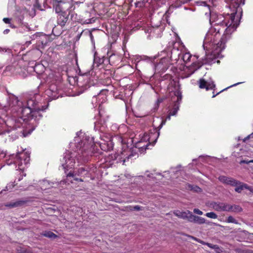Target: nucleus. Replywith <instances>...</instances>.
<instances>
[{"label": "nucleus", "mask_w": 253, "mask_h": 253, "mask_svg": "<svg viewBox=\"0 0 253 253\" xmlns=\"http://www.w3.org/2000/svg\"><path fill=\"white\" fill-rule=\"evenodd\" d=\"M78 159L84 162L88 161L90 157L96 153L97 149L92 137L85 135L77 145Z\"/></svg>", "instance_id": "obj_3"}, {"label": "nucleus", "mask_w": 253, "mask_h": 253, "mask_svg": "<svg viewBox=\"0 0 253 253\" xmlns=\"http://www.w3.org/2000/svg\"><path fill=\"white\" fill-rule=\"evenodd\" d=\"M2 20L5 24H9L11 23V19L9 18H4Z\"/></svg>", "instance_id": "obj_30"}, {"label": "nucleus", "mask_w": 253, "mask_h": 253, "mask_svg": "<svg viewBox=\"0 0 253 253\" xmlns=\"http://www.w3.org/2000/svg\"><path fill=\"white\" fill-rule=\"evenodd\" d=\"M43 235L44 236L50 238H55L57 237L56 235L51 231H46Z\"/></svg>", "instance_id": "obj_24"}, {"label": "nucleus", "mask_w": 253, "mask_h": 253, "mask_svg": "<svg viewBox=\"0 0 253 253\" xmlns=\"http://www.w3.org/2000/svg\"><path fill=\"white\" fill-rule=\"evenodd\" d=\"M64 159L65 160V163L62 164V166L64 169L72 168L74 167L75 161L73 159L66 156L64 157Z\"/></svg>", "instance_id": "obj_13"}, {"label": "nucleus", "mask_w": 253, "mask_h": 253, "mask_svg": "<svg viewBox=\"0 0 253 253\" xmlns=\"http://www.w3.org/2000/svg\"><path fill=\"white\" fill-rule=\"evenodd\" d=\"M226 222L227 223H233L236 224H238V222L232 216H229L227 217Z\"/></svg>", "instance_id": "obj_25"}, {"label": "nucleus", "mask_w": 253, "mask_h": 253, "mask_svg": "<svg viewBox=\"0 0 253 253\" xmlns=\"http://www.w3.org/2000/svg\"><path fill=\"white\" fill-rule=\"evenodd\" d=\"M222 211H230V204L222 202Z\"/></svg>", "instance_id": "obj_23"}, {"label": "nucleus", "mask_w": 253, "mask_h": 253, "mask_svg": "<svg viewBox=\"0 0 253 253\" xmlns=\"http://www.w3.org/2000/svg\"><path fill=\"white\" fill-rule=\"evenodd\" d=\"M162 101H163V99H161V98H159V99H158L157 100V103H158V104H159V103H160L162 102Z\"/></svg>", "instance_id": "obj_38"}, {"label": "nucleus", "mask_w": 253, "mask_h": 253, "mask_svg": "<svg viewBox=\"0 0 253 253\" xmlns=\"http://www.w3.org/2000/svg\"><path fill=\"white\" fill-rule=\"evenodd\" d=\"M90 38L92 39L93 38V36L91 33L90 34Z\"/></svg>", "instance_id": "obj_44"}, {"label": "nucleus", "mask_w": 253, "mask_h": 253, "mask_svg": "<svg viewBox=\"0 0 253 253\" xmlns=\"http://www.w3.org/2000/svg\"><path fill=\"white\" fill-rule=\"evenodd\" d=\"M192 55L189 52H185L182 56V59L185 63H187L190 61Z\"/></svg>", "instance_id": "obj_19"}, {"label": "nucleus", "mask_w": 253, "mask_h": 253, "mask_svg": "<svg viewBox=\"0 0 253 253\" xmlns=\"http://www.w3.org/2000/svg\"><path fill=\"white\" fill-rule=\"evenodd\" d=\"M9 32V30H8V29H6L4 31V33L5 32L6 33H8Z\"/></svg>", "instance_id": "obj_41"}, {"label": "nucleus", "mask_w": 253, "mask_h": 253, "mask_svg": "<svg viewBox=\"0 0 253 253\" xmlns=\"http://www.w3.org/2000/svg\"><path fill=\"white\" fill-rule=\"evenodd\" d=\"M27 203V201L24 200H18L14 202H11L8 205V206L10 208L19 207L23 206Z\"/></svg>", "instance_id": "obj_16"}, {"label": "nucleus", "mask_w": 253, "mask_h": 253, "mask_svg": "<svg viewBox=\"0 0 253 253\" xmlns=\"http://www.w3.org/2000/svg\"><path fill=\"white\" fill-rule=\"evenodd\" d=\"M99 145L101 149L104 151H110L113 149V144L111 141L101 143Z\"/></svg>", "instance_id": "obj_12"}, {"label": "nucleus", "mask_w": 253, "mask_h": 253, "mask_svg": "<svg viewBox=\"0 0 253 253\" xmlns=\"http://www.w3.org/2000/svg\"><path fill=\"white\" fill-rule=\"evenodd\" d=\"M189 211H177L174 212V214L175 216L181 218L183 219H187L189 221V214L188 213Z\"/></svg>", "instance_id": "obj_14"}, {"label": "nucleus", "mask_w": 253, "mask_h": 253, "mask_svg": "<svg viewBox=\"0 0 253 253\" xmlns=\"http://www.w3.org/2000/svg\"><path fill=\"white\" fill-rule=\"evenodd\" d=\"M201 243L204 245H206L207 246H208L209 248H210L211 249H214L215 251L217 250H220V249L219 248V246L217 245H213L212 244L209 243H205L203 241H202Z\"/></svg>", "instance_id": "obj_22"}, {"label": "nucleus", "mask_w": 253, "mask_h": 253, "mask_svg": "<svg viewBox=\"0 0 253 253\" xmlns=\"http://www.w3.org/2000/svg\"><path fill=\"white\" fill-rule=\"evenodd\" d=\"M174 95L175 97L176 98V100L174 101L173 107L169 111V114L166 118L165 120H161L160 125L157 128L158 130H160L163 126L165 124L167 120H170L171 116L175 115L179 110V104L182 99L181 92L179 90H176L174 92Z\"/></svg>", "instance_id": "obj_5"}, {"label": "nucleus", "mask_w": 253, "mask_h": 253, "mask_svg": "<svg viewBox=\"0 0 253 253\" xmlns=\"http://www.w3.org/2000/svg\"><path fill=\"white\" fill-rule=\"evenodd\" d=\"M188 188L190 189V190H194V191H200L201 190V189L198 187V186H194L193 185H188Z\"/></svg>", "instance_id": "obj_27"}, {"label": "nucleus", "mask_w": 253, "mask_h": 253, "mask_svg": "<svg viewBox=\"0 0 253 253\" xmlns=\"http://www.w3.org/2000/svg\"><path fill=\"white\" fill-rule=\"evenodd\" d=\"M242 163L248 164H249L250 163H253V160H251V161H250L249 162H247V161H246L245 160H244V161H242Z\"/></svg>", "instance_id": "obj_34"}, {"label": "nucleus", "mask_w": 253, "mask_h": 253, "mask_svg": "<svg viewBox=\"0 0 253 253\" xmlns=\"http://www.w3.org/2000/svg\"><path fill=\"white\" fill-rule=\"evenodd\" d=\"M194 213L199 215H202L203 212L198 209H194L193 210Z\"/></svg>", "instance_id": "obj_29"}, {"label": "nucleus", "mask_w": 253, "mask_h": 253, "mask_svg": "<svg viewBox=\"0 0 253 253\" xmlns=\"http://www.w3.org/2000/svg\"><path fill=\"white\" fill-rule=\"evenodd\" d=\"M205 63H206V62L203 60H199L198 61L193 62L190 67V68L192 69L191 74L193 73L195 71L197 70Z\"/></svg>", "instance_id": "obj_11"}, {"label": "nucleus", "mask_w": 253, "mask_h": 253, "mask_svg": "<svg viewBox=\"0 0 253 253\" xmlns=\"http://www.w3.org/2000/svg\"><path fill=\"white\" fill-rule=\"evenodd\" d=\"M168 58H162L160 60V62H159V63L158 65H159L161 64H163V63L165 62L166 61H168Z\"/></svg>", "instance_id": "obj_31"}, {"label": "nucleus", "mask_w": 253, "mask_h": 253, "mask_svg": "<svg viewBox=\"0 0 253 253\" xmlns=\"http://www.w3.org/2000/svg\"><path fill=\"white\" fill-rule=\"evenodd\" d=\"M235 187L236 188L235 190L238 193H241L244 189H248L251 191H252L251 187L248 186L247 184L242 183V182H241L240 184H238V186Z\"/></svg>", "instance_id": "obj_15"}, {"label": "nucleus", "mask_w": 253, "mask_h": 253, "mask_svg": "<svg viewBox=\"0 0 253 253\" xmlns=\"http://www.w3.org/2000/svg\"><path fill=\"white\" fill-rule=\"evenodd\" d=\"M30 153L26 151L18 153L16 156L14 164L20 170H24L30 163Z\"/></svg>", "instance_id": "obj_6"}, {"label": "nucleus", "mask_w": 253, "mask_h": 253, "mask_svg": "<svg viewBox=\"0 0 253 253\" xmlns=\"http://www.w3.org/2000/svg\"><path fill=\"white\" fill-rule=\"evenodd\" d=\"M205 215L209 218L216 219L217 218V215L214 212H210L206 213Z\"/></svg>", "instance_id": "obj_26"}, {"label": "nucleus", "mask_w": 253, "mask_h": 253, "mask_svg": "<svg viewBox=\"0 0 253 253\" xmlns=\"http://www.w3.org/2000/svg\"><path fill=\"white\" fill-rule=\"evenodd\" d=\"M74 180H76V181H80V182H83L84 181V180L82 178H74Z\"/></svg>", "instance_id": "obj_35"}, {"label": "nucleus", "mask_w": 253, "mask_h": 253, "mask_svg": "<svg viewBox=\"0 0 253 253\" xmlns=\"http://www.w3.org/2000/svg\"><path fill=\"white\" fill-rule=\"evenodd\" d=\"M87 171L84 168H79L77 171L75 172V175L78 176H81L83 174L86 175L87 173Z\"/></svg>", "instance_id": "obj_20"}, {"label": "nucleus", "mask_w": 253, "mask_h": 253, "mask_svg": "<svg viewBox=\"0 0 253 253\" xmlns=\"http://www.w3.org/2000/svg\"><path fill=\"white\" fill-rule=\"evenodd\" d=\"M235 15L236 13L231 14L230 22H227L221 15L212 14L211 16L210 23L212 27L207 35L208 37L211 36V40L215 42L220 37V33L224 32L220 41L216 43L217 47L220 50L225 48L226 42L230 39L232 33L236 30L238 26L237 23L235 22Z\"/></svg>", "instance_id": "obj_1"}, {"label": "nucleus", "mask_w": 253, "mask_h": 253, "mask_svg": "<svg viewBox=\"0 0 253 253\" xmlns=\"http://www.w3.org/2000/svg\"><path fill=\"white\" fill-rule=\"evenodd\" d=\"M75 175H76L75 173L74 174L72 172H70L67 174V177H74Z\"/></svg>", "instance_id": "obj_33"}, {"label": "nucleus", "mask_w": 253, "mask_h": 253, "mask_svg": "<svg viewBox=\"0 0 253 253\" xmlns=\"http://www.w3.org/2000/svg\"><path fill=\"white\" fill-rule=\"evenodd\" d=\"M104 59L103 57L102 59H99V61L97 63V66H98L99 65L103 64L104 63Z\"/></svg>", "instance_id": "obj_32"}, {"label": "nucleus", "mask_w": 253, "mask_h": 253, "mask_svg": "<svg viewBox=\"0 0 253 253\" xmlns=\"http://www.w3.org/2000/svg\"><path fill=\"white\" fill-rule=\"evenodd\" d=\"M70 11L64 13H57V24L61 27L64 26L69 19V16L71 14Z\"/></svg>", "instance_id": "obj_9"}, {"label": "nucleus", "mask_w": 253, "mask_h": 253, "mask_svg": "<svg viewBox=\"0 0 253 253\" xmlns=\"http://www.w3.org/2000/svg\"><path fill=\"white\" fill-rule=\"evenodd\" d=\"M39 97V94H36L28 99L27 101V106L21 108V118L24 122H30L32 125V131L35 129L37 126L38 121L42 117L41 111H43L46 107L40 105L37 100Z\"/></svg>", "instance_id": "obj_2"}, {"label": "nucleus", "mask_w": 253, "mask_h": 253, "mask_svg": "<svg viewBox=\"0 0 253 253\" xmlns=\"http://www.w3.org/2000/svg\"><path fill=\"white\" fill-rule=\"evenodd\" d=\"M222 202H213L211 203V206L213 209L217 211H222Z\"/></svg>", "instance_id": "obj_17"}, {"label": "nucleus", "mask_w": 253, "mask_h": 253, "mask_svg": "<svg viewBox=\"0 0 253 253\" xmlns=\"http://www.w3.org/2000/svg\"><path fill=\"white\" fill-rule=\"evenodd\" d=\"M235 251L236 253H253V250L242 248H237L235 250Z\"/></svg>", "instance_id": "obj_21"}, {"label": "nucleus", "mask_w": 253, "mask_h": 253, "mask_svg": "<svg viewBox=\"0 0 253 253\" xmlns=\"http://www.w3.org/2000/svg\"><path fill=\"white\" fill-rule=\"evenodd\" d=\"M94 60V63L96 64V63L97 59L96 58H95Z\"/></svg>", "instance_id": "obj_43"}, {"label": "nucleus", "mask_w": 253, "mask_h": 253, "mask_svg": "<svg viewBox=\"0 0 253 253\" xmlns=\"http://www.w3.org/2000/svg\"><path fill=\"white\" fill-rule=\"evenodd\" d=\"M81 3L79 1L72 0L70 2L66 0L51 4L56 13H64L69 11L72 12L75 9L76 5L79 6Z\"/></svg>", "instance_id": "obj_4"}, {"label": "nucleus", "mask_w": 253, "mask_h": 253, "mask_svg": "<svg viewBox=\"0 0 253 253\" xmlns=\"http://www.w3.org/2000/svg\"><path fill=\"white\" fill-rule=\"evenodd\" d=\"M242 211V208L238 205H230V211L234 212H240Z\"/></svg>", "instance_id": "obj_18"}, {"label": "nucleus", "mask_w": 253, "mask_h": 253, "mask_svg": "<svg viewBox=\"0 0 253 253\" xmlns=\"http://www.w3.org/2000/svg\"><path fill=\"white\" fill-rule=\"evenodd\" d=\"M198 84L199 88H200L201 89H206V90H209L210 89L213 90V91L212 92L213 94L212 96V98H214L216 95H218L219 94H220L221 92H223V91L226 90L229 87L233 86H235V85L239 84V83L234 84L232 85H231L226 88H225L224 89L221 90L219 92H217L216 94L214 93V90L215 89L216 86H215V84L213 81H211L210 82H207L204 79H200L198 81Z\"/></svg>", "instance_id": "obj_7"}, {"label": "nucleus", "mask_w": 253, "mask_h": 253, "mask_svg": "<svg viewBox=\"0 0 253 253\" xmlns=\"http://www.w3.org/2000/svg\"><path fill=\"white\" fill-rule=\"evenodd\" d=\"M17 252L18 253H24V252L23 250H22V249H21L20 250H17Z\"/></svg>", "instance_id": "obj_39"}, {"label": "nucleus", "mask_w": 253, "mask_h": 253, "mask_svg": "<svg viewBox=\"0 0 253 253\" xmlns=\"http://www.w3.org/2000/svg\"><path fill=\"white\" fill-rule=\"evenodd\" d=\"M250 138H253V132L250 134V135H249L246 138V139H249Z\"/></svg>", "instance_id": "obj_36"}, {"label": "nucleus", "mask_w": 253, "mask_h": 253, "mask_svg": "<svg viewBox=\"0 0 253 253\" xmlns=\"http://www.w3.org/2000/svg\"><path fill=\"white\" fill-rule=\"evenodd\" d=\"M8 186H9V187H10V185L6 186V190H4L5 191H6V190H7V191H8V190H9V189H8Z\"/></svg>", "instance_id": "obj_42"}, {"label": "nucleus", "mask_w": 253, "mask_h": 253, "mask_svg": "<svg viewBox=\"0 0 253 253\" xmlns=\"http://www.w3.org/2000/svg\"><path fill=\"white\" fill-rule=\"evenodd\" d=\"M9 27L12 29H15L17 27L14 24H11V23H10V24H9Z\"/></svg>", "instance_id": "obj_37"}, {"label": "nucleus", "mask_w": 253, "mask_h": 253, "mask_svg": "<svg viewBox=\"0 0 253 253\" xmlns=\"http://www.w3.org/2000/svg\"><path fill=\"white\" fill-rule=\"evenodd\" d=\"M218 179L221 182L232 186H237L238 184H241V182L239 181L232 177H228L223 175L220 176L218 177Z\"/></svg>", "instance_id": "obj_8"}, {"label": "nucleus", "mask_w": 253, "mask_h": 253, "mask_svg": "<svg viewBox=\"0 0 253 253\" xmlns=\"http://www.w3.org/2000/svg\"><path fill=\"white\" fill-rule=\"evenodd\" d=\"M129 210L130 211H140V210H141L142 209H141V207H140L139 206H133V207H131L130 206L129 207Z\"/></svg>", "instance_id": "obj_28"}, {"label": "nucleus", "mask_w": 253, "mask_h": 253, "mask_svg": "<svg viewBox=\"0 0 253 253\" xmlns=\"http://www.w3.org/2000/svg\"><path fill=\"white\" fill-rule=\"evenodd\" d=\"M189 214V221L190 222H194L199 224H202L206 222V219L201 216L193 215L190 211H188Z\"/></svg>", "instance_id": "obj_10"}, {"label": "nucleus", "mask_w": 253, "mask_h": 253, "mask_svg": "<svg viewBox=\"0 0 253 253\" xmlns=\"http://www.w3.org/2000/svg\"><path fill=\"white\" fill-rule=\"evenodd\" d=\"M18 21V23L19 24H22V20L21 18L19 19Z\"/></svg>", "instance_id": "obj_40"}]
</instances>
